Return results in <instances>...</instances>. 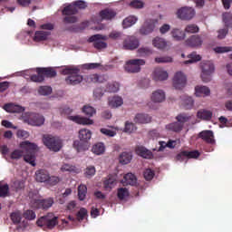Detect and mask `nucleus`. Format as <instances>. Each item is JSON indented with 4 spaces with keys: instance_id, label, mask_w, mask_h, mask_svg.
Returning a JSON list of instances; mask_svg holds the SVG:
<instances>
[{
    "instance_id": "f257e3e1",
    "label": "nucleus",
    "mask_w": 232,
    "mask_h": 232,
    "mask_svg": "<svg viewBox=\"0 0 232 232\" xmlns=\"http://www.w3.org/2000/svg\"><path fill=\"white\" fill-rule=\"evenodd\" d=\"M20 148L23 150H14L11 153V159H13L14 160H18V159H21L24 153H25L24 155V162H27V164H30L33 167H35V154L37 153L38 150L37 144L25 140L20 143Z\"/></svg>"
},
{
    "instance_id": "f03ea898",
    "label": "nucleus",
    "mask_w": 232,
    "mask_h": 232,
    "mask_svg": "<svg viewBox=\"0 0 232 232\" xmlns=\"http://www.w3.org/2000/svg\"><path fill=\"white\" fill-rule=\"evenodd\" d=\"M77 8H79L80 10H86V8H88V4H86V2H84L83 0H77L74 1L72 5L65 6L62 11L63 15H66L63 18V23H77V16H75V14L79 12Z\"/></svg>"
},
{
    "instance_id": "7ed1b4c3",
    "label": "nucleus",
    "mask_w": 232,
    "mask_h": 232,
    "mask_svg": "<svg viewBox=\"0 0 232 232\" xmlns=\"http://www.w3.org/2000/svg\"><path fill=\"white\" fill-rule=\"evenodd\" d=\"M43 142L50 151H61L63 148V140L57 136H53L50 134H45L43 136Z\"/></svg>"
},
{
    "instance_id": "20e7f679",
    "label": "nucleus",
    "mask_w": 232,
    "mask_h": 232,
    "mask_svg": "<svg viewBox=\"0 0 232 232\" xmlns=\"http://www.w3.org/2000/svg\"><path fill=\"white\" fill-rule=\"evenodd\" d=\"M81 70L75 68H70L66 67L62 71L63 75H69L67 78H65L66 84H72V86H75L76 84H80V82H82V76L79 74Z\"/></svg>"
},
{
    "instance_id": "39448f33",
    "label": "nucleus",
    "mask_w": 232,
    "mask_h": 232,
    "mask_svg": "<svg viewBox=\"0 0 232 232\" xmlns=\"http://www.w3.org/2000/svg\"><path fill=\"white\" fill-rule=\"evenodd\" d=\"M22 119L25 124L29 126H43L44 124V116L37 112H25Z\"/></svg>"
},
{
    "instance_id": "423d86ee",
    "label": "nucleus",
    "mask_w": 232,
    "mask_h": 232,
    "mask_svg": "<svg viewBox=\"0 0 232 232\" xmlns=\"http://www.w3.org/2000/svg\"><path fill=\"white\" fill-rule=\"evenodd\" d=\"M59 219L58 217H55L53 213H48L47 215L40 218L36 224L39 226V227H47V229H53L59 222L57 221Z\"/></svg>"
},
{
    "instance_id": "0eeeda50",
    "label": "nucleus",
    "mask_w": 232,
    "mask_h": 232,
    "mask_svg": "<svg viewBox=\"0 0 232 232\" xmlns=\"http://www.w3.org/2000/svg\"><path fill=\"white\" fill-rule=\"evenodd\" d=\"M146 64V61L142 59H131L125 63L124 70L127 73H139L140 67Z\"/></svg>"
},
{
    "instance_id": "6e6552de",
    "label": "nucleus",
    "mask_w": 232,
    "mask_h": 232,
    "mask_svg": "<svg viewBox=\"0 0 232 232\" xmlns=\"http://www.w3.org/2000/svg\"><path fill=\"white\" fill-rule=\"evenodd\" d=\"M201 79L203 82H209L211 81V75L215 72V65L213 62L207 61L201 63Z\"/></svg>"
},
{
    "instance_id": "1a4fd4ad",
    "label": "nucleus",
    "mask_w": 232,
    "mask_h": 232,
    "mask_svg": "<svg viewBox=\"0 0 232 232\" xmlns=\"http://www.w3.org/2000/svg\"><path fill=\"white\" fill-rule=\"evenodd\" d=\"M117 16V12L113 9L105 8L99 13L100 19L97 20V16H92V23H96L99 24L100 23H102V21H112V19H115Z\"/></svg>"
},
{
    "instance_id": "9d476101",
    "label": "nucleus",
    "mask_w": 232,
    "mask_h": 232,
    "mask_svg": "<svg viewBox=\"0 0 232 232\" xmlns=\"http://www.w3.org/2000/svg\"><path fill=\"white\" fill-rule=\"evenodd\" d=\"M53 198H47L44 199H33L31 201L32 208L34 209H50L53 206Z\"/></svg>"
},
{
    "instance_id": "9b49d317",
    "label": "nucleus",
    "mask_w": 232,
    "mask_h": 232,
    "mask_svg": "<svg viewBox=\"0 0 232 232\" xmlns=\"http://www.w3.org/2000/svg\"><path fill=\"white\" fill-rule=\"evenodd\" d=\"M108 39V36L102 35V34H94L91 36L88 41L89 43H93L94 48L96 50H104V48L108 47V44L102 41H106Z\"/></svg>"
},
{
    "instance_id": "f8f14e48",
    "label": "nucleus",
    "mask_w": 232,
    "mask_h": 232,
    "mask_svg": "<svg viewBox=\"0 0 232 232\" xmlns=\"http://www.w3.org/2000/svg\"><path fill=\"white\" fill-rule=\"evenodd\" d=\"M195 9L193 7H181L180 9L178 10V17L179 19H182L183 21H190V19H193L195 17Z\"/></svg>"
},
{
    "instance_id": "ddd939ff",
    "label": "nucleus",
    "mask_w": 232,
    "mask_h": 232,
    "mask_svg": "<svg viewBox=\"0 0 232 232\" xmlns=\"http://www.w3.org/2000/svg\"><path fill=\"white\" fill-rule=\"evenodd\" d=\"M203 44L204 40L202 39V36L198 34L191 35L185 41V44L186 46H188V48H200Z\"/></svg>"
},
{
    "instance_id": "4468645a",
    "label": "nucleus",
    "mask_w": 232,
    "mask_h": 232,
    "mask_svg": "<svg viewBox=\"0 0 232 232\" xmlns=\"http://www.w3.org/2000/svg\"><path fill=\"white\" fill-rule=\"evenodd\" d=\"M140 45V43L139 42V38L135 36H128L123 41L124 50H137V48H139Z\"/></svg>"
},
{
    "instance_id": "2eb2a0df",
    "label": "nucleus",
    "mask_w": 232,
    "mask_h": 232,
    "mask_svg": "<svg viewBox=\"0 0 232 232\" xmlns=\"http://www.w3.org/2000/svg\"><path fill=\"white\" fill-rule=\"evenodd\" d=\"M186 75L182 72H178L173 78V86L176 90H182L186 86Z\"/></svg>"
},
{
    "instance_id": "dca6fc26",
    "label": "nucleus",
    "mask_w": 232,
    "mask_h": 232,
    "mask_svg": "<svg viewBox=\"0 0 232 232\" xmlns=\"http://www.w3.org/2000/svg\"><path fill=\"white\" fill-rule=\"evenodd\" d=\"M198 138L202 139V140L207 144L214 145L217 142L215 140V134L213 133V130H203L198 133Z\"/></svg>"
},
{
    "instance_id": "f3484780",
    "label": "nucleus",
    "mask_w": 232,
    "mask_h": 232,
    "mask_svg": "<svg viewBox=\"0 0 232 232\" xmlns=\"http://www.w3.org/2000/svg\"><path fill=\"white\" fill-rule=\"evenodd\" d=\"M135 152L139 155V157H142V159H153V152L146 149L144 146L136 147Z\"/></svg>"
},
{
    "instance_id": "a211bd4d",
    "label": "nucleus",
    "mask_w": 232,
    "mask_h": 232,
    "mask_svg": "<svg viewBox=\"0 0 232 232\" xmlns=\"http://www.w3.org/2000/svg\"><path fill=\"white\" fill-rule=\"evenodd\" d=\"M155 30V22L152 20H148L145 22L144 25L140 29V34L141 35H148Z\"/></svg>"
},
{
    "instance_id": "6ab92c4d",
    "label": "nucleus",
    "mask_w": 232,
    "mask_h": 232,
    "mask_svg": "<svg viewBox=\"0 0 232 232\" xmlns=\"http://www.w3.org/2000/svg\"><path fill=\"white\" fill-rule=\"evenodd\" d=\"M198 119H200L201 121H209L211 119H213V111L206 110V109H200L197 112Z\"/></svg>"
},
{
    "instance_id": "aec40b11",
    "label": "nucleus",
    "mask_w": 232,
    "mask_h": 232,
    "mask_svg": "<svg viewBox=\"0 0 232 232\" xmlns=\"http://www.w3.org/2000/svg\"><path fill=\"white\" fill-rule=\"evenodd\" d=\"M150 99L152 102H164V101H166V93L162 90H157L152 92Z\"/></svg>"
},
{
    "instance_id": "412c9836",
    "label": "nucleus",
    "mask_w": 232,
    "mask_h": 232,
    "mask_svg": "<svg viewBox=\"0 0 232 232\" xmlns=\"http://www.w3.org/2000/svg\"><path fill=\"white\" fill-rule=\"evenodd\" d=\"M73 148L78 151V153H81V151H88V150H90V143L81 140H74Z\"/></svg>"
},
{
    "instance_id": "4be33fe9",
    "label": "nucleus",
    "mask_w": 232,
    "mask_h": 232,
    "mask_svg": "<svg viewBox=\"0 0 232 232\" xmlns=\"http://www.w3.org/2000/svg\"><path fill=\"white\" fill-rule=\"evenodd\" d=\"M4 109L9 113H23V111H24V108L20 105H15L14 103H6L4 106Z\"/></svg>"
},
{
    "instance_id": "5701e85b",
    "label": "nucleus",
    "mask_w": 232,
    "mask_h": 232,
    "mask_svg": "<svg viewBox=\"0 0 232 232\" xmlns=\"http://www.w3.org/2000/svg\"><path fill=\"white\" fill-rule=\"evenodd\" d=\"M35 179L37 182H48V179H50V172L46 169H40L35 172Z\"/></svg>"
},
{
    "instance_id": "b1692460",
    "label": "nucleus",
    "mask_w": 232,
    "mask_h": 232,
    "mask_svg": "<svg viewBox=\"0 0 232 232\" xmlns=\"http://www.w3.org/2000/svg\"><path fill=\"white\" fill-rule=\"evenodd\" d=\"M168 77V72L162 70L161 68L155 69L153 73L154 81H166Z\"/></svg>"
},
{
    "instance_id": "393cba45",
    "label": "nucleus",
    "mask_w": 232,
    "mask_h": 232,
    "mask_svg": "<svg viewBox=\"0 0 232 232\" xmlns=\"http://www.w3.org/2000/svg\"><path fill=\"white\" fill-rule=\"evenodd\" d=\"M191 119H193V115H190L189 113H186V112H181L176 116V121H178V122L181 124L183 128L186 122H189Z\"/></svg>"
},
{
    "instance_id": "a878e982",
    "label": "nucleus",
    "mask_w": 232,
    "mask_h": 232,
    "mask_svg": "<svg viewBox=\"0 0 232 232\" xmlns=\"http://www.w3.org/2000/svg\"><path fill=\"white\" fill-rule=\"evenodd\" d=\"M70 120L76 122V124H82L83 126L93 124V120L81 116H71Z\"/></svg>"
},
{
    "instance_id": "bb28decb",
    "label": "nucleus",
    "mask_w": 232,
    "mask_h": 232,
    "mask_svg": "<svg viewBox=\"0 0 232 232\" xmlns=\"http://www.w3.org/2000/svg\"><path fill=\"white\" fill-rule=\"evenodd\" d=\"M166 130H168L169 131H174V133H180V131L184 130V127L182 126V123H179V121H177L172 123L167 124Z\"/></svg>"
},
{
    "instance_id": "cd10ccee",
    "label": "nucleus",
    "mask_w": 232,
    "mask_h": 232,
    "mask_svg": "<svg viewBox=\"0 0 232 232\" xmlns=\"http://www.w3.org/2000/svg\"><path fill=\"white\" fill-rule=\"evenodd\" d=\"M134 122H136V124H148L151 122V117L148 114L139 113L135 116Z\"/></svg>"
},
{
    "instance_id": "c85d7f7f",
    "label": "nucleus",
    "mask_w": 232,
    "mask_h": 232,
    "mask_svg": "<svg viewBox=\"0 0 232 232\" xmlns=\"http://www.w3.org/2000/svg\"><path fill=\"white\" fill-rule=\"evenodd\" d=\"M170 34L174 41H184V39H186V33L180 29L174 28L171 30Z\"/></svg>"
},
{
    "instance_id": "c756f323",
    "label": "nucleus",
    "mask_w": 232,
    "mask_h": 232,
    "mask_svg": "<svg viewBox=\"0 0 232 232\" xmlns=\"http://www.w3.org/2000/svg\"><path fill=\"white\" fill-rule=\"evenodd\" d=\"M209 93H211V91L206 86H197L195 88L196 97H208Z\"/></svg>"
},
{
    "instance_id": "7c9ffc66",
    "label": "nucleus",
    "mask_w": 232,
    "mask_h": 232,
    "mask_svg": "<svg viewBox=\"0 0 232 232\" xmlns=\"http://www.w3.org/2000/svg\"><path fill=\"white\" fill-rule=\"evenodd\" d=\"M124 104V101L121 96H113L109 98V106L111 108H119V106H122Z\"/></svg>"
},
{
    "instance_id": "2f4dec72",
    "label": "nucleus",
    "mask_w": 232,
    "mask_h": 232,
    "mask_svg": "<svg viewBox=\"0 0 232 232\" xmlns=\"http://www.w3.org/2000/svg\"><path fill=\"white\" fill-rule=\"evenodd\" d=\"M152 44L154 48L158 50H164L168 46V42L160 37H156L152 40Z\"/></svg>"
},
{
    "instance_id": "473e14b6",
    "label": "nucleus",
    "mask_w": 232,
    "mask_h": 232,
    "mask_svg": "<svg viewBox=\"0 0 232 232\" xmlns=\"http://www.w3.org/2000/svg\"><path fill=\"white\" fill-rule=\"evenodd\" d=\"M39 73H42V75L44 77H55L57 75V72H55V70H53V68L52 67H48V68H39L38 70Z\"/></svg>"
},
{
    "instance_id": "72a5a7b5",
    "label": "nucleus",
    "mask_w": 232,
    "mask_h": 232,
    "mask_svg": "<svg viewBox=\"0 0 232 232\" xmlns=\"http://www.w3.org/2000/svg\"><path fill=\"white\" fill-rule=\"evenodd\" d=\"M79 139L83 142H88L92 139V130L88 129H81L79 130Z\"/></svg>"
},
{
    "instance_id": "f704fd0d",
    "label": "nucleus",
    "mask_w": 232,
    "mask_h": 232,
    "mask_svg": "<svg viewBox=\"0 0 232 232\" xmlns=\"http://www.w3.org/2000/svg\"><path fill=\"white\" fill-rule=\"evenodd\" d=\"M121 90V83L119 82H111L106 85V92L109 93H117Z\"/></svg>"
},
{
    "instance_id": "c9c22d12",
    "label": "nucleus",
    "mask_w": 232,
    "mask_h": 232,
    "mask_svg": "<svg viewBox=\"0 0 232 232\" xmlns=\"http://www.w3.org/2000/svg\"><path fill=\"white\" fill-rule=\"evenodd\" d=\"M131 159H133L131 152H122L119 158L120 164H130V162H131Z\"/></svg>"
},
{
    "instance_id": "e433bc0d",
    "label": "nucleus",
    "mask_w": 232,
    "mask_h": 232,
    "mask_svg": "<svg viewBox=\"0 0 232 232\" xmlns=\"http://www.w3.org/2000/svg\"><path fill=\"white\" fill-rule=\"evenodd\" d=\"M92 151L95 155H102L104 151H106V147L104 146V143L98 142L92 146Z\"/></svg>"
},
{
    "instance_id": "4c0bfd02",
    "label": "nucleus",
    "mask_w": 232,
    "mask_h": 232,
    "mask_svg": "<svg viewBox=\"0 0 232 232\" xmlns=\"http://www.w3.org/2000/svg\"><path fill=\"white\" fill-rule=\"evenodd\" d=\"M49 35H50V32L37 31L35 32V34H34V41L36 43H40V41H46Z\"/></svg>"
},
{
    "instance_id": "58836bf2",
    "label": "nucleus",
    "mask_w": 232,
    "mask_h": 232,
    "mask_svg": "<svg viewBox=\"0 0 232 232\" xmlns=\"http://www.w3.org/2000/svg\"><path fill=\"white\" fill-rule=\"evenodd\" d=\"M195 102L193 101V98L189 96H184L182 98V106L185 110H191L193 108V104Z\"/></svg>"
},
{
    "instance_id": "ea45409f",
    "label": "nucleus",
    "mask_w": 232,
    "mask_h": 232,
    "mask_svg": "<svg viewBox=\"0 0 232 232\" xmlns=\"http://www.w3.org/2000/svg\"><path fill=\"white\" fill-rule=\"evenodd\" d=\"M86 193H88V188L86 187V185H80L78 187L79 200H84V198H86Z\"/></svg>"
},
{
    "instance_id": "a19ab883",
    "label": "nucleus",
    "mask_w": 232,
    "mask_h": 232,
    "mask_svg": "<svg viewBox=\"0 0 232 232\" xmlns=\"http://www.w3.org/2000/svg\"><path fill=\"white\" fill-rule=\"evenodd\" d=\"M130 196V191L126 188H120L117 190V197L119 200H124L127 197Z\"/></svg>"
},
{
    "instance_id": "79ce46f5",
    "label": "nucleus",
    "mask_w": 232,
    "mask_h": 232,
    "mask_svg": "<svg viewBox=\"0 0 232 232\" xmlns=\"http://www.w3.org/2000/svg\"><path fill=\"white\" fill-rule=\"evenodd\" d=\"M137 23V17L129 16L125 18L122 22L123 28H130V26H133Z\"/></svg>"
},
{
    "instance_id": "37998d69",
    "label": "nucleus",
    "mask_w": 232,
    "mask_h": 232,
    "mask_svg": "<svg viewBox=\"0 0 232 232\" xmlns=\"http://www.w3.org/2000/svg\"><path fill=\"white\" fill-rule=\"evenodd\" d=\"M10 218L13 223L20 224L21 220L23 219V214L21 213V211L13 212L10 215Z\"/></svg>"
},
{
    "instance_id": "c03bdc74",
    "label": "nucleus",
    "mask_w": 232,
    "mask_h": 232,
    "mask_svg": "<svg viewBox=\"0 0 232 232\" xmlns=\"http://www.w3.org/2000/svg\"><path fill=\"white\" fill-rule=\"evenodd\" d=\"M10 193V187L7 183L0 181V197H7Z\"/></svg>"
},
{
    "instance_id": "a18cd8bd",
    "label": "nucleus",
    "mask_w": 232,
    "mask_h": 232,
    "mask_svg": "<svg viewBox=\"0 0 232 232\" xmlns=\"http://www.w3.org/2000/svg\"><path fill=\"white\" fill-rule=\"evenodd\" d=\"M124 180L126 184H129L130 186H135V184H137V177H135L132 173H127L124 176Z\"/></svg>"
},
{
    "instance_id": "49530a36",
    "label": "nucleus",
    "mask_w": 232,
    "mask_h": 232,
    "mask_svg": "<svg viewBox=\"0 0 232 232\" xmlns=\"http://www.w3.org/2000/svg\"><path fill=\"white\" fill-rule=\"evenodd\" d=\"M82 111L85 115H87V117H93V115L97 113V111L95 110V108L90 105H84L82 108Z\"/></svg>"
},
{
    "instance_id": "de8ad7c7",
    "label": "nucleus",
    "mask_w": 232,
    "mask_h": 232,
    "mask_svg": "<svg viewBox=\"0 0 232 232\" xmlns=\"http://www.w3.org/2000/svg\"><path fill=\"white\" fill-rule=\"evenodd\" d=\"M188 58H190L188 61H185V64H191L192 63H198L202 59V57L199 54H197V53H192L188 55Z\"/></svg>"
},
{
    "instance_id": "09e8293b",
    "label": "nucleus",
    "mask_w": 232,
    "mask_h": 232,
    "mask_svg": "<svg viewBox=\"0 0 232 232\" xmlns=\"http://www.w3.org/2000/svg\"><path fill=\"white\" fill-rule=\"evenodd\" d=\"M87 81L89 82H104V77H102L99 74H90L87 77Z\"/></svg>"
},
{
    "instance_id": "8fccbe9b",
    "label": "nucleus",
    "mask_w": 232,
    "mask_h": 232,
    "mask_svg": "<svg viewBox=\"0 0 232 232\" xmlns=\"http://www.w3.org/2000/svg\"><path fill=\"white\" fill-rule=\"evenodd\" d=\"M223 22L225 23V26H227V28H231L232 14L231 13H224L223 14Z\"/></svg>"
},
{
    "instance_id": "3c124183",
    "label": "nucleus",
    "mask_w": 232,
    "mask_h": 232,
    "mask_svg": "<svg viewBox=\"0 0 232 232\" xmlns=\"http://www.w3.org/2000/svg\"><path fill=\"white\" fill-rule=\"evenodd\" d=\"M39 95H43L44 97L52 94V87L50 86H40L38 89Z\"/></svg>"
},
{
    "instance_id": "603ef678",
    "label": "nucleus",
    "mask_w": 232,
    "mask_h": 232,
    "mask_svg": "<svg viewBox=\"0 0 232 232\" xmlns=\"http://www.w3.org/2000/svg\"><path fill=\"white\" fill-rule=\"evenodd\" d=\"M36 72L37 74L31 75V81L33 82H43V81H44V76L43 73L39 72V68H36Z\"/></svg>"
},
{
    "instance_id": "864d4df0",
    "label": "nucleus",
    "mask_w": 232,
    "mask_h": 232,
    "mask_svg": "<svg viewBox=\"0 0 232 232\" xmlns=\"http://www.w3.org/2000/svg\"><path fill=\"white\" fill-rule=\"evenodd\" d=\"M137 130V126L133 122L126 121L125 122V128L123 131L125 133H133V131Z\"/></svg>"
},
{
    "instance_id": "5fc2aeb1",
    "label": "nucleus",
    "mask_w": 232,
    "mask_h": 232,
    "mask_svg": "<svg viewBox=\"0 0 232 232\" xmlns=\"http://www.w3.org/2000/svg\"><path fill=\"white\" fill-rule=\"evenodd\" d=\"M199 30L200 29L195 24H190L187 25L185 28V32L187 34H198Z\"/></svg>"
},
{
    "instance_id": "6e6d98bb",
    "label": "nucleus",
    "mask_w": 232,
    "mask_h": 232,
    "mask_svg": "<svg viewBox=\"0 0 232 232\" xmlns=\"http://www.w3.org/2000/svg\"><path fill=\"white\" fill-rule=\"evenodd\" d=\"M85 217H88V210L84 208H80L76 214L77 220H79V222H82Z\"/></svg>"
},
{
    "instance_id": "4d7b16f0",
    "label": "nucleus",
    "mask_w": 232,
    "mask_h": 232,
    "mask_svg": "<svg viewBox=\"0 0 232 232\" xmlns=\"http://www.w3.org/2000/svg\"><path fill=\"white\" fill-rule=\"evenodd\" d=\"M216 53H227V52H232L231 46H218L214 48Z\"/></svg>"
},
{
    "instance_id": "13d9d810",
    "label": "nucleus",
    "mask_w": 232,
    "mask_h": 232,
    "mask_svg": "<svg viewBox=\"0 0 232 232\" xmlns=\"http://www.w3.org/2000/svg\"><path fill=\"white\" fill-rule=\"evenodd\" d=\"M23 217L26 220H35L36 215H35V212L34 210L28 209V210H25L23 213Z\"/></svg>"
},
{
    "instance_id": "bf43d9fd",
    "label": "nucleus",
    "mask_w": 232,
    "mask_h": 232,
    "mask_svg": "<svg viewBox=\"0 0 232 232\" xmlns=\"http://www.w3.org/2000/svg\"><path fill=\"white\" fill-rule=\"evenodd\" d=\"M143 176L145 180H153V177H155V171L151 169H146L143 172Z\"/></svg>"
},
{
    "instance_id": "052dcab7",
    "label": "nucleus",
    "mask_w": 232,
    "mask_h": 232,
    "mask_svg": "<svg viewBox=\"0 0 232 232\" xmlns=\"http://www.w3.org/2000/svg\"><path fill=\"white\" fill-rule=\"evenodd\" d=\"M187 159H198L200 152L198 150H185Z\"/></svg>"
},
{
    "instance_id": "680f3d73",
    "label": "nucleus",
    "mask_w": 232,
    "mask_h": 232,
    "mask_svg": "<svg viewBox=\"0 0 232 232\" xmlns=\"http://www.w3.org/2000/svg\"><path fill=\"white\" fill-rule=\"evenodd\" d=\"M138 53L141 56L151 55L153 53V51H151V49L149 47H140V49H138Z\"/></svg>"
},
{
    "instance_id": "e2e57ef3",
    "label": "nucleus",
    "mask_w": 232,
    "mask_h": 232,
    "mask_svg": "<svg viewBox=\"0 0 232 232\" xmlns=\"http://www.w3.org/2000/svg\"><path fill=\"white\" fill-rule=\"evenodd\" d=\"M155 62L158 63L159 64H160L162 63H172L173 58H171L170 56L156 57Z\"/></svg>"
},
{
    "instance_id": "0e129e2a",
    "label": "nucleus",
    "mask_w": 232,
    "mask_h": 232,
    "mask_svg": "<svg viewBox=\"0 0 232 232\" xmlns=\"http://www.w3.org/2000/svg\"><path fill=\"white\" fill-rule=\"evenodd\" d=\"M100 131L103 135H106V137H115V135H117V131L111 130H109V129H106V128L101 129Z\"/></svg>"
},
{
    "instance_id": "69168bd1",
    "label": "nucleus",
    "mask_w": 232,
    "mask_h": 232,
    "mask_svg": "<svg viewBox=\"0 0 232 232\" xmlns=\"http://www.w3.org/2000/svg\"><path fill=\"white\" fill-rule=\"evenodd\" d=\"M130 6H131V8L140 9L144 8V3L140 0H133L130 2Z\"/></svg>"
},
{
    "instance_id": "338daca9",
    "label": "nucleus",
    "mask_w": 232,
    "mask_h": 232,
    "mask_svg": "<svg viewBox=\"0 0 232 232\" xmlns=\"http://www.w3.org/2000/svg\"><path fill=\"white\" fill-rule=\"evenodd\" d=\"M60 180L61 179L57 176H49V179H47V184H49L50 186H55L59 184Z\"/></svg>"
},
{
    "instance_id": "774afa93",
    "label": "nucleus",
    "mask_w": 232,
    "mask_h": 232,
    "mask_svg": "<svg viewBox=\"0 0 232 232\" xmlns=\"http://www.w3.org/2000/svg\"><path fill=\"white\" fill-rule=\"evenodd\" d=\"M95 167L91 166V167H87L86 170H85V175L86 177H93V175H95Z\"/></svg>"
}]
</instances>
